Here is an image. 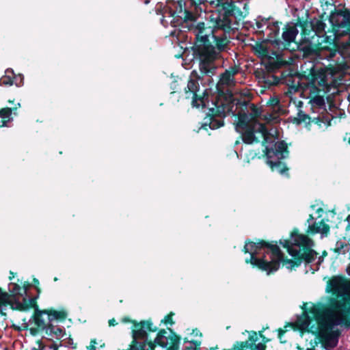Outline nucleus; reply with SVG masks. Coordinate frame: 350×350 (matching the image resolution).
I'll list each match as a JSON object with an SVG mask.
<instances>
[{"instance_id": "f257e3e1", "label": "nucleus", "mask_w": 350, "mask_h": 350, "mask_svg": "<svg viewBox=\"0 0 350 350\" xmlns=\"http://www.w3.org/2000/svg\"><path fill=\"white\" fill-rule=\"evenodd\" d=\"M167 9L174 26L192 23L187 27L195 36L193 58L202 75H214L215 61L229 43L226 33L232 30L230 18L243 19V12L233 0H172Z\"/></svg>"}, {"instance_id": "f03ea898", "label": "nucleus", "mask_w": 350, "mask_h": 350, "mask_svg": "<svg viewBox=\"0 0 350 350\" xmlns=\"http://www.w3.org/2000/svg\"><path fill=\"white\" fill-rule=\"evenodd\" d=\"M313 245L314 242L310 238L295 230L291 232L290 241H285L283 244L293 259L285 258L277 245L263 240L247 241L243 251L251 255L249 259L245 260L246 263L270 274L279 269L280 262L287 268L293 269L299 266L302 262H312L317 254L312 250Z\"/></svg>"}, {"instance_id": "7ed1b4c3", "label": "nucleus", "mask_w": 350, "mask_h": 350, "mask_svg": "<svg viewBox=\"0 0 350 350\" xmlns=\"http://www.w3.org/2000/svg\"><path fill=\"white\" fill-rule=\"evenodd\" d=\"M350 317V302L346 299H333L328 306L323 304H314L308 310L303 312L297 318V324L301 329L309 328L312 332H317L325 349L336 346L338 340L334 337L332 329L336 325L346 324Z\"/></svg>"}, {"instance_id": "20e7f679", "label": "nucleus", "mask_w": 350, "mask_h": 350, "mask_svg": "<svg viewBox=\"0 0 350 350\" xmlns=\"http://www.w3.org/2000/svg\"><path fill=\"white\" fill-rule=\"evenodd\" d=\"M328 18L323 13L318 17L310 18L308 12L306 18L297 17V25L301 29V39L297 43V49L304 56L319 55L321 51L329 52L328 57L332 59L339 53L338 41L332 35H327L325 20Z\"/></svg>"}, {"instance_id": "39448f33", "label": "nucleus", "mask_w": 350, "mask_h": 350, "mask_svg": "<svg viewBox=\"0 0 350 350\" xmlns=\"http://www.w3.org/2000/svg\"><path fill=\"white\" fill-rule=\"evenodd\" d=\"M331 27L327 32L332 33V38L337 39L347 36L350 33V9L343 7L334 9L328 16Z\"/></svg>"}, {"instance_id": "423d86ee", "label": "nucleus", "mask_w": 350, "mask_h": 350, "mask_svg": "<svg viewBox=\"0 0 350 350\" xmlns=\"http://www.w3.org/2000/svg\"><path fill=\"white\" fill-rule=\"evenodd\" d=\"M214 107L208 108L206 116L203 119L200 129L207 131L217 129L224 125V118L226 117V105L218 100L213 103Z\"/></svg>"}, {"instance_id": "0eeeda50", "label": "nucleus", "mask_w": 350, "mask_h": 350, "mask_svg": "<svg viewBox=\"0 0 350 350\" xmlns=\"http://www.w3.org/2000/svg\"><path fill=\"white\" fill-rule=\"evenodd\" d=\"M66 314L64 311H57L53 310H40L36 306L32 319L37 327L44 330L51 325L50 323L55 319H64Z\"/></svg>"}, {"instance_id": "6e6552de", "label": "nucleus", "mask_w": 350, "mask_h": 350, "mask_svg": "<svg viewBox=\"0 0 350 350\" xmlns=\"http://www.w3.org/2000/svg\"><path fill=\"white\" fill-rule=\"evenodd\" d=\"M297 18L294 24L287 23L283 28L282 38L279 40H273L275 49L279 51L289 50V47L292 43H295L297 46L299 42H295L296 37L299 33L297 29Z\"/></svg>"}, {"instance_id": "1a4fd4ad", "label": "nucleus", "mask_w": 350, "mask_h": 350, "mask_svg": "<svg viewBox=\"0 0 350 350\" xmlns=\"http://www.w3.org/2000/svg\"><path fill=\"white\" fill-rule=\"evenodd\" d=\"M191 75L192 77H195L196 79L190 78L188 80L187 85L184 89L185 98L191 99V103L193 106L199 107V101L202 103V105H204V96L206 91H204L202 94H198V92L200 91L198 79H200V77L195 70L192 71Z\"/></svg>"}, {"instance_id": "9d476101", "label": "nucleus", "mask_w": 350, "mask_h": 350, "mask_svg": "<svg viewBox=\"0 0 350 350\" xmlns=\"http://www.w3.org/2000/svg\"><path fill=\"white\" fill-rule=\"evenodd\" d=\"M243 131L241 134L243 142L246 144H252L254 142L258 143L260 140L256 137V133H260L265 136V142H266V135H267L268 129L265 124L261 122H256V124L242 129Z\"/></svg>"}, {"instance_id": "9b49d317", "label": "nucleus", "mask_w": 350, "mask_h": 350, "mask_svg": "<svg viewBox=\"0 0 350 350\" xmlns=\"http://www.w3.org/2000/svg\"><path fill=\"white\" fill-rule=\"evenodd\" d=\"M327 288L332 294L338 297L341 296L342 297L341 299H342L350 291V282L342 276H334L327 282ZM346 297L347 298V297Z\"/></svg>"}, {"instance_id": "f8f14e48", "label": "nucleus", "mask_w": 350, "mask_h": 350, "mask_svg": "<svg viewBox=\"0 0 350 350\" xmlns=\"http://www.w3.org/2000/svg\"><path fill=\"white\" fill-rule=\"evenodd\" d=\"M157 328L152 327V323L149 321H142L140 323H135L132 331V338L135 339H146L148 332H155Z\"/></svg>"}, {"instance_id": "ddd939ff", "label": "nucleus", "mask_w": 350, "mask_h": 350, "mask_svg": "<svg viewBox=\"0 0 350 350\" xmlns=\"http://www.w3.org/2000/svg\"><path fill=\"white\" fill-rule=\"evenodd\" d=\"M277 155L278 154H264L262 157L265 158L266 163L270 166L272 170L284 174L288 169L285 166L284 163L280 160L279 157L275 158Z\"/></svg>"}, {"instance_id": "4468645a", "label": "nucleus", "mask_w": 350, "mask_h": 350, "mask_svg": "<svg viewBox=\"0 0 350 350\" xmlns=\"http://www.w3.org/2000/svg\"><path fill=\"white\" fill-rule=\"evenodd\" d=\"M306 232L312 235L320 233L322 236L327 237L329 232V226L325 224L324 219H321V221H314L308 224Z\"/></svg>"}, {"instance_id": "2eb2a0df", "label": "nucleus", "mask_w": 350, "mask_h": 350, "mask_svg": "<svg viewBox=\"0 0 350 350\" xmlns=\"http://www.w3.org/2000/svg\"><path fill=\"white\" fill-rule=\"evenodd\" d=\"M282 23H279L278 21L271 22V23L268 24L267 29L269 31V33L267 34V37L264 40V42L270 44L275 49V44L273 43V40H279V34H280V26L279 25Z\"/></svg>"}, {"instance_id": "dca6fc26", "label": "nucleus", "mask_w": 350, "mask_h": 350, "mask_svg": "<svg viewBox=\"0 0 350 350\" xmlns=\"http://www.w3.org/2000/svg\"><path fill=\"white\" fill-rule=\"evenodd\" d=\"M237 122L236 123V129H243L256 124V122H260L258 120H252L248 113L245 112H238L237 113Z\"/></svg>"}, {"instance_id": "f3484780", "label": "nucleus", "mask_w": 350, "mask_h": 350, "mask_svg": "<svg viewBox=\"0 0 350 350\" xmlns=\"http://www.w3.org/2000/svg\"><path fill=\"white\" fill-rule=\"evenodd\" d=\"M273 54L275 55L276 58L273 59L269 56V61L265 65V68L269 72H275L277 70L286 65V62L282 59L280 55L273 52Z\"/></svg>"}, {"instance_id": "a211bd4d", "label": "nucleus", "mask_w": 350, "mask_h": 350, "mask_svg": "<svg viewBox=\"0 0 350 350\" xmlns=\"http://www.w3.org/2000/svg\"><path fill=\"white\" fill-rule=\"evenodd\" d=\"M262 153H288V144L283 140L274 143L273 146H266Z\"/></svg>"}, {"instance_id": "6ab92c4d", "label": "nucleus", "mask_w": 350, "mask_h": 350, "mask_svg": "<svg viewBox=\"0 0 350 350\" xmlns=\"http://www.w3.org/2000/svg\"><path fill=\"white\" fill-rule=\"evenodd\" d=\"M21 107V104L18 103L17 106L14 107H5L0 109V117L1 120L0 121V127L5 126L7 123L11 120L12 113L17 109L18 107Z\"/></svg>"}, {"instance_id": "aec40b11", "label": "nucleus", "mask_w": 350, "mask_h": 350, "mask_svg": "<svg viewBox=\"0 0 350 350\" xmlns=\"http://www.w3.org/2000/svg\"><path fill=\"white\" fill-rule=\"evenodd\" d=\"M265 44L266 43L264 41L262 42H257L253 47L254 53L259 57H269V51Z\"/></svg>"}, {"instance_id": "412c9836", "label": "nucleus", "mask_w": 350, "mask_h": 350, "mask_svg": "<svg viewBox=\"0 0 350 350\" xmlns=\"http://www.w3.org/2000/svg\"><path fill=\"white\" fill-rule=\"evenodd\" d=\"M167 332L165 329L160 330L154 339V343L164 348L168 347V337L165 336Z\"/></svg>"}, {"instance_id": "4be33fe9", "label": "nucleus", "mask_w": 350, "mask_h": 350, "mask_svg": "<svg viewBox=\"0 0 350 350\" xmlns=\"http://www.w3.org/2000/svg\"><path fill=\"white\" fill-rule=\"evenodd\" d=\"M14 72L12 69H7L5 75L2 76L0 79V85L8 86L12 85L14 83L13 76Z\"/></svg>"}, {"instance_id": "5701e85b", "label": "nucleus", "mask_w": 350, "mask_h": 350, "mask_svg": "<svg viewBox=\"0 0 350 350\" xmlns=\"http://www.w3.org/2000/svg\"><path fill=\"white\" fill-rule=\"evenodd\" d=\"M168 347L166 348L167 350H178L180 339L176 335L169 336L168 338Z\"/></svg>"}, {"instance_id": "b1692460", "label": "nucleus", "mask_w": 350, "mask_h": 350, "mask_svg": "<svg viewBox=\"0 0 350 350\" xmlns=\"http://www.w3.org/2000/svg\"><path fill=\"white\" fill-rule=\"evenodd\" d=\"M146 340H144L143 342H140L138 339L133 338L128 350H146Z\"/></svg>"}, {"instance_id": "393cba45", "label": "nucleus", "mask_w": 350, "mask_h": 350, "mask_svg": "<svg viewBox=\"0 0 350 350\" xmlns=\"http://www.w3.org/2000/svg\"><path fill=\"white\" fill-rule=\"evenodd\" d=\"M251 113H248L252 120H257L258 118L260 117L262 110L260 108L257 107L254 104H250Z\"/></svg>"}, {"instance_id": "a878e982", "label": "nucleus", "mask_w": 350, "mask_h": 350, "mask_svg": "<svg viewBox=\"0 0 350 350\" xmlns=\"http://www.w3.org/2000/svg\"><path fill=\"white\" fill-rule=\"evenodd\" d=\"M310 117L302 112L301 111H299L297 113V117L295 118L294 122H296L297 124H301V123H306L307 122H310Z\"/></svg>"}, {"instance_id": "bb28decb", "label": "nucleus", "mask_w": 350, "mask_h": 350, "mask_svg": "<svg viewBox=\"0 0 350 350\" xmlns=\"http://www.w3.org/2000/svg\"><path fill=\"white\" fill-rule=\"evenodd\" d=\"M261 137H262V146H264V148H265L266 146H268L269 147L273 146V144L275 143V139L273 138V135H271L269 131L267 133V135H266V137H267V138H266L265 143H264L265 136L261 135Z\"/></svg>"}, {"instance_id": "cd10ccee", "label": "nucleus", "mask_w": 350, "mask_h": 350, "mask_svg": "<svg viewBox=\"0 0 350 350\" xmlns=\"http://www.w3.org/2000/svg\"><path fill=\"white\" fill-rule=\"evenodd\" d=\"M250 344L248 341L245 342H237L233 347L232 350H246V349H249Z\"/></svg>"}, {"instance_id": "c85d7f7f", "label": "nucleus", "mask_w": 350, "mask_h": 350, "mask_svg": "<svg viewBox=\"0 0 350 350\" xmlns=\"http://www.w3.org/2000/svg\"><path fill=\"white\" fill-rule=\"evenodd\" d=\"M96 345H99L100 347H103L105 346V343L100 340L97 341L96 339H92L90 343V345L87 347L88 350H96Z\"/></svg>"}, {"instance_id": "c756f323", "label": "nucleus", "mask_w": 350, "mask_h": 350, "mask_svg": "<svg viewBox=\"0 0 350 350\" xmlns=\"http://www.w3.org/2000/svg\"><path fill=\"white\" fill-rule=\"evenodd\" d=\"M221 80L224 83L229 84L230 81L234 80V77L226 70L225 72L221 75Z\"/></svg>"}, {"instance_id": "7c9ffc66", "label": "nucleus", "mask_w": 350, "mask_h": 350, "mask_svg": "<svg viewBox=\"0 0 350 350\" xmlns=\"http://www.w3.org/2000/svg\"><path fill=\"white\" fill-rule=\"evenodd\" d=\"M50 331L55 334L57 337H62L64 335V330L62 328L57 327L53 325H50L49 327Z\"/></svg>"}, {"instance_id": "2f4dec72", "label": "nucleus", "mask_w": 350, "mask_h": 350, "mask_svg": "<svg viewBox=\"0 0 350 350\" xmlns=\"http://www.w3.org/2000/svg\"><path fill=\"white\" fill-rule=\"evenodd\" d=\"M249 349L251 350H265L266 345L265 343H250Z\"/></svg>"}, {"instance_id": "473e14b6", "label": "nucleus", "mask_w": 350, "mask_h": 350, "mask_svg": "<svg viewBox=\"0 0 350 350\" xmlns=\"http://www.w3.org/2000/svg\"><path fill=\"white\" fill-rule=\"evenodd\" d=\"M240 67L239 65H234L233 66H230L228 69H227V72H228L231 76L233 77L239 72Z\"/></svg>"}, {"instance_id": "72a5a7b5", "label": "nucleus", "mask_w": 350, "mask_h": 350, "mask_svg": "<svg viewBox=\"0 0 350 350\" xmlns=\"http://www.w3.org/2000/svg\"><path fill=\"white\" fill-rule=\"evenodd\" d=\"M280 103V100L277 97H270L267 104L271 107H276Z\"/></svg>"}, {"instance_id": "f704fd0d", "label": "nucleus", "mask_w": 350, "mask_h": 350, "mask_svg": "<svg viewBox=\"0 0 350 350\" xmlns=\"http://www.w3.org/2000/svg\"><path fill=\"white\" fill-rule=\"evenodd\" d=\"M14 83L16 86H21L23 84V77L21 75L18 76H13Z\"/></svg>"}, {"instance_id": "c9c22d12", "label": "nucleus", "mask_w": 350, "mask_h": 350, "mask_svg": "<svg viewBox=\"0 0 350 350\" xmlns=\"http://www.w3.org/2000/svg\"><path fill=\"white\" fill-rule=\"evenodd\" d=\"M173 315H174V313L171 312L170 314L165 316L164 319L162 321L165 324H167V323L173 324L174 323V322L172 321Z\"/></svg>"}, {"instance_id": "e433bc0d", "label": "nucleus", "mask_w": 350, "mask_h": 350, "mask_svg": "<svg viewBox=\"0 0 350 350\" xmlns=\"http://www.w3.org/2000/svg\"><path fill=\"white\" fill-rule=\"evenodd\" d=\"M256 26L257 29H258V34H263L264 35V31L261 30L262 27L264 26L261 21L258 18L256 20Z\"/></svg>"}, {"instance_id": "4c0bfd02", "label": "nucleus", "mask_w": 350, "mask_h": 350, "mask_svg": "<svg viewBox=\"0 0 350 350\" xmlns=\"http://www.w3.org/2000/svg\"><path fill=\"white\" fill-rule=\"evenodd\" d=\"M249 104L250 103L248 101H245V100L241 101L239 100H238L237 102L236 103L237 107H239L241 108H245V109H247Z\"/></svg>"}, {"instance_id": "58836bf2", "label": "nucleus", "mask_w": 350, "mask_h": 350, "mask_svg": "<svg viewBox=\"0 0 350 350\" xmlns=\"http://www.w3.org/2000/svg\"><path fill=\"white\" fill-rule=\"evenodd\" d=\"M314 102L319 106H321L324 104V100L323 97L317 96L314 98Z\"/></svg>"}, {"instance_id": "ea45409f", "label": "nucleus", "mask_w": 350, "mask_h": 350, "mask_svg": "<svg viewBox=\"0 0 350 350\" xmlns=\"http://www.w3.org/2000/svg\"><path fill=\"white\" fill-rule=\"evenodd\" d=\"M258 18L260 20V21L262 22L263 25H268L269 24V20L271 19V17L265 18L262 16H258Z\"/></svg>"}, {"instance_id": "a19ab883", "label": "nucleus", "mask_w": 350, "mask_h": 350, "mask_svg": "<svg viewBox=\"0 0 350 350\" xmlns=\"http://www.w3.org/2000/svg\"><path fill=\"white\" fill-rule=\"evenodd\" d=\"M258 340V338L256 332H254L253 334L249 336V340L251 342L250 343H256Z\"/></svg>"}, {"instance_id": "79ce46f5", "label": "nucleus", "mask_w": 350, "mask_h": 350, "mask_svg": "<svg viewBox=\"0 0 350 350\" xmlns=\"http://www.w3.org/2000/svg\"><path fill=\"white\" fill-rule=\"evenodd\" d=\"M156 345L157 344L154 343V342H152V341L148 342V343H146V345H148V347L146 350H154Z\"/></svg>"}, {"instance_id": "37998d69", "label": "nucleus", "mask_w": 350, "mask_h": 350, "mask_svg": "<svg viewBox=\"0 0 350 350\" xmlns=\"http://www.w3.org/2000/svg\"><path fill=\"white\" fill-rule=\"evenodd\" d=\"M347 68V64L345 62H342L341 64L338 65V68L339 70H345Z\"/></svg>"}, {"instance_id": "c03bdc74", "label": "nucleus", "mask_w": 350, "mask_h": 350, "mask_svg": "<svg viewBox=\"0 0 350 350\" xmlns=\"http://www.w3.org/2000/svg\"><path fill=\"white\" fill-rule=\"evenodd\" d=\"M118 324L117 321L115 319H111L109 321V326H115Z\"/></svg>"}, {"instance_id": "a18cd8bd", "label": "nucleus", "mask_w": 350, "mask_h": 350, "mask_svg": "<svg viewBox=\"0 0 350 350\" xmlns=\"http://www.w3.org/2000/svg\"><path fill=\"white\" fill-rule=\"evenodd\" d=\"M38 284H39V281L38 280H37L36 278H34L33 279V285L36 286V288H37V291L38 293H40V289L38 288Z\"/></svg>"}, {"instance_id": "49530a36", "label": "nucleus", "mask_w": 350, "mask_h": 350, "mask_svg": "<svg viewBox=\"0 0 350 350\" xmlns=\"http://www.w3.org/2000/svg\"><path fill=\"white\" fill-rule=\"evenodd\" d=\"M285 332L286 331L283 330L282 329H278V338H280V340H282V335L285 333Z\"/></svg>"}, {"instance_id": "de8ad7c7", "label": "nucleus", "mask_w": 350, "mask_h": 350, "mask_svg": "<svg viewBox=\"0 0 350 350\" xmlns=\"http://www.w3.org/2000/svg\"><path fill=\"white\" fill-rule=\"evenodd\" d=\"M313 220H314V217L312 216V215H310L308 219H307V222L308 223V224H312V222H314Z\"/></svg>"}, {"instance_id": "09e8293b", "label": "nucleus", "mask_w": 350, "mask_h": 350, "mask_svg": "<svg viewBox=\"0 0 350 350\" xmlns=\"http://www.w3.org/2000/svg\"><path fill=\"white\" fill-rule=\"evenodd\" d=\"M344 141H347L349 144H350V133L346 134L345 137H344Z\"/></svg>"}, {"instance_id": "8fccbe9b", "label": "nucleus", "mask_w": 350, "mask_h": 350, "mask_svg": "<svg viewBox=\"0 0 350 350\" xmlns=\"http://www.w3.org/2000/svg\"><path fill=\"white\" fill-rule=\"evenodd\" d=\"M31 286V284L28 282H25L23 284V287H22V288H25L26 289V291H27V289L29 288V286Z\"/></svg>"}, {"instance_id": "3c124183", "label": "nucleus", "mask_w": 350, "mask_h": 350, "mask_svg": "<svg viewBox=\"0 0 350 350\" xmlns=\"http://www.w3.org/2000/svg\"><path fill=\"white\" fill-rule=\"evenodd\" d=\"M51 348L53 349V350H58V347L56 345H53Z\"/></svg>"}, {"instance_id": "603ef678", "label": "nucleus", "mask_w": 350, "mask_h": 350, "mask_svg": "<svg viewBox=\"0 0 350 350\" xmlns=\"http://www.w3.org/2000/svg\"><path fill=\"white\" fill-rule=\"evenodd\" d=\"M347 273L350 275V265L347 267Z\"/></svg>"}, {"instance_id": "864d4df0", "label": "nucleus", "mask_w": 350, "mask_h": 350, "mask_svg": "<svg viewBox=\"0 0 350 350\" xmlns=\"http://www.w3.org/2000/svg\"><path fill=\"white\" fill-rule=\"evenodd\" d=\"M31 334H36V333L37 332V331H36V329H34V328H31Z\"/></svg>"}, {"instance_id": "5fc2aeb1", "label": "nucleus", "mask_w": 350, "mask_h": 350, "mask_svg": "<svg viewBox=\"0 0 350 350\" xmlns=\"http://www.w3.org/2000/svg\"><path fill=\"white\" fill-rule=\"evenodd\" d=\"M291 88L293 89L295 92L297 91L298 90V86H291Z\"/></svg>"}, {"instance_id": "6e6d98bb", "label": "nucleus", "mask_w": 350, "mask_h": 350, "mask_svg": "<svg viewBox=\"0 0 350 350\" xmlns=\"http://www.w3.org/2000/svg\"><path fill=\"white\" fill-rule=\"evenodd\" d=\"M306 350H315V346H313L311 348H307Z\"/></svg>"}, {"instance_id": "4d7b16f0", "label": "nucleus", "mask_w": 350, "mask_h": 350, "mask_svg": "<svg viewBox=\"0 0 350 350\" xmlns=\"http://www.w3.org/2000/svg\"><path fill=\"white\" fill-rule=\"evenodd\" d=\"M346 230H350V224L348 223L347 227H346Z\"/></svg>"}, {"instance_id": "13d9d810", "label": "nucleus", "mask_w": 350, "mask_h": 350, "mask_svg": "<svg viewBox=\"0 0 350 350\" xmlns=\"http://www.w3.org/2000/svg\"><path fill=\"white\" fill-rule=\"evenodd\" d=\"M347 221L349 224H350V215L347 217Z\"/></svg>"}, {"instance_id": "bf43d9fd", "label": "nucleus", "mask_w": 350, "mask_h": 350, "mask_svg": "<svg viewBox=\"0 0 350 350\" xmlns=\"http://www.w3.org/2000/svg\"><path fill=\"white\" fill-rule=\"evenodd\" d=\"M317 212H319H319H323V208H319L317 209Z\"/></svg>"}, {"instance_id": "052dcab7", "label": "nucleus", "mask_w": 350, "mask_h": 350, "mask_svg": "<svg viewBox=\"0 0 350 350\" xmlns=\"http://www.w3.org/2000/svg\"><path fill=\"white\" fill-rule=\"evenodd\" d=\"M297 349L298 350H303V348L300 347L299 346H297Z\"/></svg>"}, {"instance_id": "680f3d73", "label": "nucleus", "mask_w": 350, "mask_h": 350, "mask_svg": "<svg viewBox=\"0 0 350 350\" xmlns=\"http://www.w3.org/2000/svg\"><path fill=\"white\" fill-rule=\"evenodd\" d=\"M31 350H41V349H38V348H36V347H33V348H32Z\"/></svg>"}, {"instance_id": "e2e57ef3", "label": "nucleus", "mask_w": 350, "mask_h": 350, "mask_svg": "<svg viewBox=\"0 0 350 350\" xmlns=\"http://www.w3.org/2000/svg\"><path fill=\"white\" fill-rule=\"evenodd\" d=\"M343 299H346L348 301H349V302H350V299H348V298H347V297H344Z\"/></svg>"}, {"instance_id": "0e129e2a", "label": "nucleus", "mask_w": 350, "mask_h": 350, "mask_svg": "<svg viewBox=\"0 0 350 350\" xmlns=\"http://www.w3.org/2000/svg\"><path fill=\"white\" fill-rule=\"evenodd\" d=\"M263 340H264V342H268V341H269V340H268V339H266V340L263 339Z\"/></svg>"}, {"instance_id": "69168bd1", "label": "nucleus", "mask_w": 350, "mask_h": 350, "mask_svg": "<svg viewBox=\"0 0 350 350\" xmlns=\"http://www.w3.org/2000/svg\"><path fill=\"white\" fill-rule=\"evenodd\" d=\"M280 155L282 156V157H281V159L284 158V154H281Z\"/></svg>"}, {"instance_id": "338daca9", "label": "nucleus", "mask_w": 350, "mask_h": 350, "mask_svg": "<svg viewBox=\"0 0 350 350\" xmlns=\"http://www.w3.org/2000/svg\"><path fill=\"white\" fill-rule=\"evenodd\" d=\"M8 102L10 103H13L14 100H9Z\"/></svg>"}, {"instance_id": "774afa93", "label": "nucleus", "mask_w": 350, "mask_h": 350, "mask_svg": "<svg viewBox=\"0 0 350 350\" xmlns=\"http://www.w3.org/2000/svg\"><path fill=\"white\" fill-rule=\"evenodd\" d=\"M239 142L238 141L236 142L235 144H238Z\"/></svg>"}]
</instances>
